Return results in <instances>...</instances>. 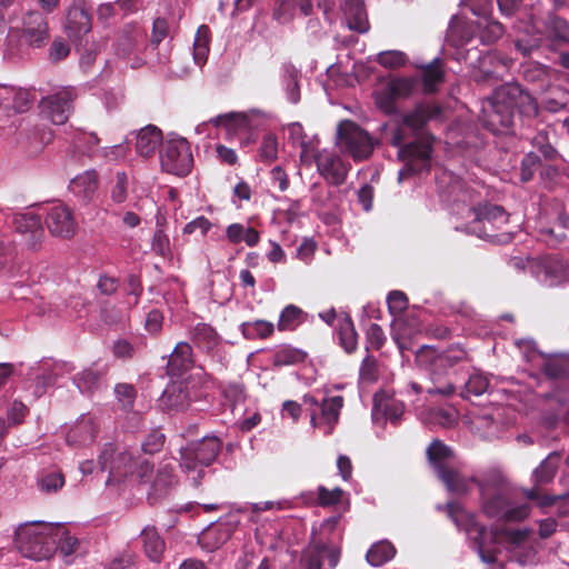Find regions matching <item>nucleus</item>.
<instances>
[{"mask_svg":"<svg viewBox=\"0 0 569 569\" xmlns=\"http://www.w3.org/2000/svg\"><path fill=\"white\" fill-rule=\"evenodd\" d=\"M515 109L526 118L539 114V104L527 90L517 82L505 83L492 92L482 104L480 121L495 134L505 133L513 124Z\"/></svg>","mask_w":569,"mask_h":569,"instance_id":"nucleus-1","label":"nucleus"},{"mask_svg":"<svg viewBox=\"0 0 569 569\" xmlns=\"http://www.w3.org/2000/svg\"><path fill=\"white\" fill-rule=\"evenodd\" d=\"M437 509L445 510L453 523L468 535L473 548L485 563L492 565L497 561L499 550L496 547L491 548L489 545L495 546L497 543L498 535L505 536L513 545H520L529 536L527 530L521 529H495L489 535L487 527L478 522L476 515L467 511L457 501H448L445 506L439 505Z\"/></svg>","mask_w":569,"mask_h":569,"instance_id":"nucleus-2","label":"nucleus"},{"mask_svg":"<svg viewBox=\"0 0 569 569\" xmlns=\"http://www.w3.org/2000/svg\"><path fill=\"white\" fill-rule=\"evenodd\" d=\"M63 532L62 523H24L16 530L14 543L24 558L34 561L47 560L58 550V540Z\"/></svg>","mask_w":569,"mask_h":569,"instance_id":"nucleus-3","label":"nucleus"},{"mask_svg":"<svg viewBox=\"0 0 569 569\" xmlns=\"http://www.w3.org/2000/svg\"><path fill=\"white\" fill-rule=\"evenodd\" d=\"M509 222V213L503 207L485 203L475 209V219L468 224L470 233L493 243H509L512 233L505 228Z\"/></svg>","mask_w":569,"mask_h":569,"instance_id":"nucleus-4","label":"nucleus"},{"mask_svg":"<svg viewBox=\"0 0 569 569\" xmlns=\"http://www.w3.org/2000/svg\"><path fill=\"white\" fill-rule=\"evenodd\" d=\"M221 449L222 441L214 436L190 441L180 449V466L187 472H196L192 478L196 487L206 475L204 468L212 465Z\"/></svg>","mask_w":569,"mask_h":569,"instance_id":"nucleus-5","label":"nucleus"},{"mask_svg":"<svg viewBox=\"0 0 569 569\" xmlns=\"http://www.w3.org/2000/svg\"><path fill=\"white\" fill-rule=\"evenodd\" d=\"M134 476L140 485L148 486L147 499L152 505L164 498L176 483L174 467L170 462L161 463L154 471L148 459L141 460L136 466Z\"/></svg>","mask_w":569,"mask_h":569,"instance_id":"nucleus-6","label":"nucleus"},{"mask_svg":"<svg viewBox=\"0 0 569 569\" xmlns=\"http://www.w3.org/2000/svg\"><path fill=\"white\" fill-rule=\"evenodd\" d=\"M481 508L486 517L503 523L522 521L530 513L528 503L513 506L508 493L501 490L491 496H486L482 492Z\"/></svg>","mask_w":569,"mask_h":569,"instance_id":"nucleus-7","label":"nucleus"},{"mask_svg":"<svg viewBox=\"0 0 569 569\" xmlns=\"http://www.w3.org/2000/svg\"><path fill=\"white\" fill-rule=\"evenodd\" d=\"M141 460L146 459H134L124 447L108 442L99 455L98 463L102 471H109V480L120 481L128 475H134L136 466Z\"/></svg>","mask_w":569,"mask_h":569,"instance_id":"nucleus-8","label":"nucleus"},{"mask_svg":"<svg viewBox=\"0 0 569 569\" xmlns=\"http://www.w3.org/2000/svg\"><path fill=\"white\" fill-rule=\"evenodd\" d=\"M160 162L164 171L179 177L190 173L193 166L191 148L187 139L174 138L162 143Z\"/></svg>","mask_w":569,"mask_h":569,"instance_id":"nucleus-9","label":"nucleus"},{"mask_svg":"<svg viewBox=\"0 0 569 569\" xmlns=\"http://www.w3.org/2000/svg\"><path fill=\"white\" fill-rule=\"evenodd\" d=\"M339 540H341L340 533L336 538L328 537L326 540L321 537H313L308 547L302 551L301 563L303 569H322L325 556L329 561V566L336 568L341 556V549L338 546Z\"/></svg>","mask_w":569,"mask_h":569,"instance_id":"nucleus-10","label":"nucleus"},{"mask_svg":"<svg viewBox=\"0 0 569 569\" xmlns=\"http://www.w3.org/2000/svg\"><path fill=\"white\" fill-rule=\"evenodd\" d=\"M388 310L396 318L391 322V337L400 353L410 349V335L412 329L409 327L408 321L400 317V315L408 308V297L405 292L393 290L387 297Z\"/></svg>","mask_w":569,"mask_h":569,"instance_id":"nucleus-11","label":"nucleus"},{"mask_svg":"<svg viewBox=\"0 0 569 569\" xmlns=\"http://www.w3.org/2000/svg\"><path fill=\"white\" fill-rule=\"evenodd\" d=\"M433 140L432 136H426L401 147L399 156L406 162L405 168L409 173L429 172L433 152Z\"/></svg>","mask_w":569,"mask_h":569,"instance_id":"nucleus-12","label":"nucleus"},{"mask_svg":"<svg viewBox=\"0 0 569 569\" xmlns=\"http://www.w3.org/2000/svg\"><path fill=\"white\" fill-rule=\"evenodd\" d=\"M338 137L346 151L356 161L367 159L373 151V143L369 134L352 121L339 124Z\"/></svg>","mask_w":569,"mask_h":569,"instance_id":"nucleus-13","label":"nucleus"},{"mask_svg":"<svg viewBox=\"0 0 569 569\" xmlns=\"http://www.w3.org/2000/svg\"><path fill=\"white\" fill-rule=\"evenodd\" d=\"M76 98V89L66 87L43 98L40 102V108L52 123L64 124L73 110V101Z\"/></svg>","mask_w":569,"mask_h":569,"instance_id":"nucleus-14","label":"nucleus"},{"mask_svg":"<svg viewBox=\"0 0 569 569\" xmlns=\"http://www.w3.org/2000/svg\"><path fill=\"white\" fill-rule=\"evenodd\" d=\"M21 38L31 48H43L50 40L47 16L38 10L28 11L22 19Z\"/></svg>","mask_w":569,"mask_h":569,"instance_id":"nucleus-15","label":"nucleus"},{"mask_svg":"<svg viewBox=\"0 0 569 569\" xmlns=\"http://www.w3.org/2000/svg\"><path fill=\"white\" fill-rule=\"evenodd\" d=\"M315 163L318 173L332 186L339 187L346 182L349 164H347L338 154L323 151H317Z\"/></svg>","mask_w":569,"mask_h":569,"instance_id":"nucleus-16","label":"nucleus"},{"mask_svg":"<svg viewBox=\"0 0 569 569\" xmlns=\"http://www.w3.org/2000/svg\"><path fill=\"white\" fill-rule=\"evenodd\" d=\"M53 131L46 126H27L19 131L17 143L29 157H37L53 141Z\"/></svg>","mask_w":569,"mask_h":569,"instance_id":"nucleus-17","label":"nucleus"},{"mask_svg":"<svg viewBox=\"0 0 569 569\" xmlns=\"http://www.w3.org/2000/svg\"><path fill=\"white\" fill-rule=\"evenodd\" d=\"M46 224L53 237L61 239H71L78 229V223L72 210L63 204H58L49 209L46 217Z\"/></svg>","mask_w":569,"mask_h":569,"instance_id":"nucleus-18","label":"nucleus"},{"mask_svg":"<svg viewBox=\"0 0 569 569\" xmlns=\"http://www.w3.org/2000/svg\"><path fill=\"white\" fill-rule=\"evenodd\" d=\"M12 223L14 230L24 238L30 249L36 250L39 248L44 237V230L39 214L33 212L19 213L14 216Z\"/></svg>","mask_w":569,"mask_h":569,"instance_id":"nucleus-19","label":"nucleus"},{"mask_svg":"<svg viewBox=\"0 0 569 569\" xmlns=\"http://www.w3.org/2000/svg\"><path fill=\"white\" fill-rule=\"evenodd\" d=\"M443 108L437 102L418 103L403 116V123L412 130H421L429 121H442Z\"/></svg>","mask_w":569,"mask_h":569,"instance_id":"nucleus-20","label":"nucleus"},{"mask_svg":"<svg viewBox=\"0 0 569 569\" xmlns=\"http://www.w3.org/2000/svg\"><path fill=\"white\" fill-rule=\"evenodd\" d=\"M479 66L472 71V79L477 83L496 82L501 77V71L507 63L498 54L487 52L478 60Z\"/></svg>","mask_w":569,"mask_h":569,"instance_id":"nucleus-21","label":"nucleus"},{"mask_svg":"<svg viewBox=\"0 0 569 569\" xmlns=\"http://www.w3.org/2000/svg\"><path fill=\"white\" fill-rule=\"evenodd\" d=\"M191 401L188 382L184 380L171 381L162 392L161 405L168 410H184Z\"/></svg>","mask_w":569,"mask_h":569,"instance_id":"nucleus-22","label":"nucleus"},{"mask_svg":"<svg viewBox=\"0 0 569 569\" xmlns=\"http://www.w3.org/2000/svg\"><path fill=\"white\" fill-rule=\"evenodd\" d=\"M422 91L426 94L438 92L439 87L445 82L446 71L443 61L435 58L430 62L419 67Z\"/></svg>","mask_w":569,"mask_h":569,"instance_id":"nucleus-23","label":"nucleus"},{"mask_svg":"<svg viewBox=\"0 0 569 569\" xmlns=\"http://www.w3.org/2000/svg\"><path fill=\"white\" fill-rule=\"evenodd\" d=\"M342 11L349 29L366 33L369 28V20L363 0H343Z\"/></svg>","mask_w":569,"mask_h":569,"instance_id":"nucleus-24","label":"nucleus"},{"mask_svg":"<svg viewBox=\"0 0 569 569\" xmlns=\"http://www.w3.org/2000/svg\"><path fill=\"white\" fill-rule=\"evenodd\" d=\"M92 27L91 16L80 7H72L67 13L66 31L70 38L81 39Z\"/></svg>","mask_w":569,"mask_h":569,"instance_id":"nucleus-25","label":"nucleus"},{"mask_svg":"<svg viewBox=\"0 0 569 569\" xmlns=\"http://www.w3.org/2000/svg\"><path fill=\"white\" fill-rule=\"evenodd\" d=\"M97 426L92 418L82 417L67 433V442L74 446H87L94 441Z\"/></svg>","mask_w":569,"mask_h":569,"instance_id":"nucleus-26","label":"nucleus"},{"mask_svg":"<svg viewBox=\"0 0 569 569\" xmlns=\"http://www.w3.org/2000/svg\"><path fill=\"white\" fill-rule=\"evenodd\" d=\"M162 141V132L156 126L149 124L137 134L136 149L144 158L152 156Z\"/></svg>","mask_w":569,"mask_h":569,"instance_id":"nucleus-27","label":"nucleus"},{"mask_svg":"<svg viewBox=\"0 0 569 569\" xmlns=\"http://www.w3.org/2000/svg\"><path fill=\"white\" fill-rule=\"evenodd\" d=\"M437 476L449 491L458 495L467 493L469 491L470 483L477 482L476 478H467L451 466L441 470Z\"/></svg>","mask_w":569,"mask_h":569,"instance_id":"nucleus-28","label":"nucleus"},{"mask_svg":"<svg viewBox=\"0 0 569 569\" xmlns=\"http://www.w3.org/2000/svg\"><path fill=\"white\" fill-rule=\"evenodd\" d=\"M141 541L147 557L153 562H160L166 548L163 539L154 527H146L141 531Z\"/></svg>","mask_w":569,"mask_h":569,"instance_id":"nucleus-29","label":"nucleus"},{"mask_svg":"<svg viewBox=\"0 0 569 569\" xmlns=\"http://www.w3.org/2000/svg\"><path fill=\"white\" fill-rule=\"evenodd\" d=\"M216 330L207 323H198L192 330V342L200 352L209 353L218 345Z\"/></svg>","mask_w":569,"mask_h":569,"instance_id":"nucleus-30","label":"nucleus"},{"mask_svg":"<svg viewBox=\"0 0 569 569\" xmlns=\"http://www.w3.org/2000/svg\"><path fill=\"white\" fill-rule=\"evenodd\" d=\"M99 183V176L94 170L86 171L76 177L71 182L72 191L79 194L84 201H90Z\"/></svg>","mask_w":569,"mask_h":569,"instance_id":"nucleus-31","label":"nucleus"},{"mask_svg":"<svg viewBox=\"0 0 569 569\" xmlns=\"http://www.w3.org/2000/svg\"><path fill=\"white\" fill-rule=\"evenodd\" d=\"M452 455V450L446 446L441 440H433L427 448V457L436 473L449 467L446 462Z\"/></svg>","mask_w":569,"mask_h":569,"instance_id":"nucleus-32","label":"nucleus"},{"mask_svg":"<svg viewBox=\"0 0 569 569\" xmlns=\"http://www.w3.org/2000/svg\"><path fill=\"white\" fill-rule=\"evenodd\" d=\"M64 476L60 470H42L37 478V486L41 492L56 493L64 486Z\"/></svg>","mask_w":569,"mask_h":569,"instance_id":"nucleus-33","label":"nucleus"},{"mask_svg":"<svg viewBox=\"0 0 569 569\" xmlns=\"http://www.w3.org/2000/svg\"><path fill=\"white\" fill-rule=\"evenodd\" d=\"M395 555L396 548L393 545L383 540L371 546L367 551L366 559L371 566L379 567L391 560Z\"/></svg>","mask_w":569,"mask_h":569,"instance_id":"nucleus-34","label":"nucleus"},{"mask_svg":"<svg viewBox=\"0 0 569 569\" xmlns=\"http://www.w3.org/2000/svg\"><path fill=\"white\" fill-rule=\"evenodd\" d=\"M141 33L137 30H123L117 38L114 50L120 58H128L138 50Z\"/></svg>","mask_w":569,"mask_h":569,"instance_id":"nucleus-35","label":"nucleus"},{"mask_svg":"<svg viewBox=\"0 0 569 569\" xmlns=\"http://www.w3.org/2000/svg\"><path fill=\"white\" fill-rule=\"evenodd\" d=\"M560 456L556 452L550 453L533 471L536 485H546L553 480Z\"/></svg>","mask_w":569,"mask_h":569,"instance_id":"nucleus-36","label":"nucleus"},{"mask_svg":"<svg viewBox=\"0 0 569 569\" xmlns=\"http://www.w3.org/2000/svg\"><path fill=\"white\" fill-rule=\"evenodd\" d=\"M302 310L295 306L288 305L280 312L279 320L277 323V328L279 331H293L296 330L303 321Z\"/></svg>","mask_w":569,"mask_h":569,"instance_id":"nucleus-37","label":"nucleus"},{"mask_svg":"<svg viewBox=\"0 0 569 569\" xmlns=\"http://www.w3.org/2000/svg\"><path fill=\"white\" fill-rule=\"evenodd\" d=\"M545 274L550 286L569 281V264L560 259H548L545 263Z\"/></svg>","mask_w":569,"mask_h":569,"instance_id":"nucleus-38","label":"nucleus"},{"mask_svg":"<svg viewBox=\"0 0 569 569\" xmlns=\"http://www.w3.org/2000/svg\"><path fill=\"white\" fill-rule=\"evenodd\" d=\"M210 44V29L206 24H201L196 33L193 42V57L198 64L207 61Z\"/></svg>","mask_w":569,"mask_h":569,"instance_id":"nucleus-39","label":"nucleus"},{"mask_svg":"<svg viewBox=\"0 0 569 569\" xmlns=\"http://www.w3.org/2000/svg\"><path fill=\"white\" fill-rule=\"evenodd\" d=\"M551 69L541 63H530L523 70L527 82L538 83L541 89L549 84Z\"/></svg>","mask_w":569,"mask_h":569,"instance_id":"nucleus-40","label":"nucleus"},{"mask_svg":"<svg viewBox=\"0 0 569 569\" xmlns=\"http://www.w3.org/2000/svg\"><path fill=\"white\" fill-rule=\"evenodd\" d=\"M193 358H168L167 373L171 378L188 382V372L193 369Z\"/></svg>","mask_w":569,"mask_h":569,"instance_id":"nucleus-41","label":"nucleus"},{"mask_svg":"<svg viewBox=\"0 0 569 569\" xmlns=\"http://www.w3.org/2000/svg\"><path fill=\"white\" fill-rule=\"evenodd\" d=\"M242 333L248 339L253 338H268L274 331V326L272 322L266 320H256L252 322H243L241 325Z\"/></svg>","mask_w":569,"mask_h":569,"instance_id":"nucleus-42","label":"nucleus"},{"mask_svg":"<svg viewBox=\"0 0 569 569\" xmlns=\"http://www.w3.org/2000/svg\"><path fill=\"white\" fill-rule=\"evenodd\" d=\"M342 406V396H335L325 399L321 403V418L326 421L330 429H332V426L338 421Z\"/></svg>","mask_w":569,"mask_h":569,"instance_id":"nucleus-43","label":"nucleus"},{"mask_svg":"<svg viewBox=\"0 0 569 569\" xmlns=\"http://www.w3.org/2000/svg\"><path fill=\"white\" fill-rule=\"evenodd\" d=\"M338 338L341 347L347 353L356 351L358 345V333L350 319H347L340 325Z\"/></svg>","mask_w":569,"mask_h":569,"instance_id":"nucleus-44","label":"nucleus"},{"mask_svg":"<svg viewBox=\"0 0 569 569\" xmlns=\"http://www.w3.org/2000/svg\"><path fill=\"white\" fill-rule=\"evenodd\" d=\"M227 540V536L219 532L216 528L206 529L198 538L200 547L211 552L222 546Z\"/></svg>","mask_w":569,"mask_h":569,"instance_id":"nucleus-45","label":"nucleus"},{"mask_svg":"<svg viewBox=\"0 0 569 569\" xmlns=\"http://www.w3.org/2000/svg\"><path fill=\"white\" fill-rule=\"evenodd\" d=\"M417 82L418 80L415 78L403 77L390 80L387 86L399 100L408 98L413 92Z\"/></svg>","mask_w":569,"mask_h":569,"instance_id":"nucleus-46","label":"nucleus"},{"mask_svg":"<svg viewBox=\"0 0 569 569\" xmlns=\"http://www.w3.org/2000/svg\"><path fill=\"white\" fill-rule=\"evenodd\" d=\"M33 103V97L30 91L14 87V94L11 96L9 110L16 113L28 111Z\"/></svg>","mask_w":569,"mask_h":569,"instance_id":"nucleus-47","label":"nucleus"},{"mask_svg":"<svg viewBox=\"0 0 569 569\" xmlns=\"http://www.w3.org/2000/svg\"><path fill=\"white\" fill-rule=\"evenodd\" d=\"M209 122L216 127L223 126L229 130H237L240 127H246L247 117L242 113L228 112L210 119Z\"/></svg>","mask_w":569,"mask_h":569,"instance_id":"nucleus-48","label":"nucleus"},{"mask_svg":"<svg viewBox=\"0 0 569 569\" xmlns=\"http://www.w3.org/2000/svg\"><path fill=\"white\" fill-rule=\"evenodd\" d=\"M539 168H541L540 157L535 152L527 153L520 162V181H530Z\"/></svg>","mask_w":569,"mask_h":569,"instance_id":"nucleus-49","label":"nucleus"},{"mask_svg":"<svg viewBox=\"0 0 569 569\" xmlns=\"http://www.w3.org/2000/svg\"><path fill=\"white\" fill-rule=\"evenodd\" d=\"M387 337L382 328L377 323H371L366 330V350L379 351L385 345Z\"/></svg>","mask_w":569,"mask_h":569,"instance_id":"nucleus-50","label":"nucleus"},{"mask_svg":"<svg viewBox=\"0 0 569 569\" xmlns=\"http://www.w3.org/2000/svg\"><path fill=\"white\" fill-rule=\"evenodd\" d=\"M114 393L123 411H129L133 408L137 392L132 385L118 383L114 387Z\"/></svg>","mask_w":569,"mask_h":569,"instance_id":"nucleus-51","label":"nucleus"},{"mask_svg":"<svg viewBox=\"0 0 569 569\" xmlns=\"http://www.w3.org/2000/svg\"><path fill=\"white\" fill-rule=\"evenodd\" d=\"M345 491L340 487L329 490L325 486L317 488L318 505L321 507H331L341 502Z\"/></svg>","mask_w":569,"mask_h":569,"instance_id":"nucleus-52","label":"nucleus"},{"mask_svg":"<svg viewBox=\"0 0 569 569\" xmlns=\"http://www.w3.org/2000/svg\"><path fill=\"white\" fill-rule=\"evenodd\" d=\"M548 30L555 41L569 43V23L565 19L557 16L550 18Z\"/></svg>","mask_w":569,"mask_h":569,"instance_id":"nucleus-53","label":"nucleus"},{"mask_svg":"<svg viewBox=\"0 0 569 569\" xmlns=\"http://www.w3.org/2000/svg\"><path fill=\"white\" fill-rule=\"evenodd\" d=\"M99 143V138L96 133L77 131L73 137V146L80 153L91 152Z\"/></svg>","mask_w":569,"mask_h":569,"instance_id":"nucleus-54","label":"nucleus"},{"mask_svg":"<svg viewBox=\"0 0 569 569\" xmlns=\"http://www.w3.org/2000/svg\"><path fill=\"white\" fill-rule=\"evenodd\" d=\"M562 358H547L543 370L550 379H563L569 376L568 363L561 361Z\"/></svg>","mask_w":569,"mask_h":569,"instance_id":"nucleus-55","label":"nucleus"},{"mask_svg":"<svg viewBox=\"0 0 569 569\" xmlns=\"http://www.w3.org/2000/svg\"><path fill=\"white\" fill-rule=\"evenodd\" d=\"M278 154V140L273 133H268L263 137L260 148L259 157L264 162H271L277 159Z\"/></svg>","mask_w":569,"mask_h":569,"instance_id":"nucleus-56","label":"nucleus"},{"mask_svg":"<svg viewBox=\"0 0 569 569\" xmlns=\"http://www.w3.org/2000/svg\"><path fill=\"white\" fill-rule=\"evenodd\" d=\"M380 376L376 358H363L360 367V382L371 385L377 382Z\"/></svg>","mask_w":569,"mask_h":569,"instance_id":"nucleus-57","label":"nucleus"},{"mask_svg":"<svg viewBox=\"0 0 569 569\" xmlns=\"http://www.w3.org/2000/svg\"><path fill=\"white\" fill-rule=\"evenodd\" d=\"M128 196V177L126 172L119 171L116 173L114 184L111 188L110 197L116 203H122L127 200Z\"/></svg>","mask_w":569,"mask_h":569,"instance_id":"nucleus-58","label":"nucleus"},{"mask_svg":"<svg viewBox=\"0 0 569 569\" xmlns=\"http://www.w3.org/2000/svg\"><path fill=\"white\" fill-rule=\"evenodd\" d=\"M166 441V436L159 429L151 430L141 445L142 451L148 455H154L161 451Z\"/></svg>","mask_w":569,"mask_h":569,"instance_id":"nucleus-59","label":"nucleus"},{"mask_svg":"<svg viewBox=\"0 0 569 569\" xmlns=\"http://www.w3.org/2000/svg\"><path fill=\"white\" fill-rule=\"evenodd\" d=\"M407 57L401 51H385L378 54L377 61L380 66L389 69H397L406 63Z\"/></svg>","mask_w":569,"mask_h":569,"instance_id":"nucleus-60","label":"nucleus"},{"mask_svg":"<svg viewBox=\"0 0 569 569\" xmlns=\"http://www.w3.org/2000/svg\"><path fill=\"white\" fill-rule=\"evenodd\" d=\"M397 98L390 91L389 87L386 86L376 98V103L385 113L393 114L397 112Z\"/></svg>","mask_w":569,"mask_h":569,"instance_id":"nucleus-61","label":"nucleus"},{"mask_svg":"<svg viewBox=\"0 0 569 569\" xmlns=\"http://www.w3.org/2000/svg\"><path fill=\"white\" fill-rule=\"evenodd\" d=\"M151 247L157 254L163 258L171 256L170 240L163 230L159 229L154 231Z\"/></svg>","mask_w":569,"mask_h":569,"instance_id":"nucleus-62","label":"nucleus"},{"mask_svg":"<svg viewBox=\"0 0 569 569\" xmlns=\"http://www.w3.org/2000/svg\"><path fill=\"white\" fill-rule=\"evenodd\" d=\"M70 53L68 42L62 38H56L49 48V59L52 62H59L66 59Z\"/></svg>","mask_w":569,"mask_h":569,"instance_id":"nucleus-63","label":"nucleus"},{"mask_svg":"<svg viewBox=\"0 0 569 569\" xmlns=\"http://www.w3.org/2000/svg\"><path fill=\"white\" fill-rule=\"evenodd\" d=\"M488 386L489 381L486 377L481 375H472L465 383V389L467 393L480 396L487 390Z\"/></svg>","mask_w":569,"mask_h":569,"instance_id":"nucleus-64","label":"nucleus"}]
</instances>
